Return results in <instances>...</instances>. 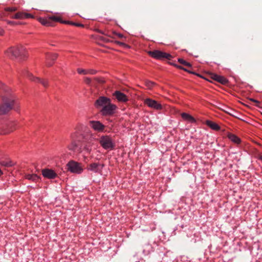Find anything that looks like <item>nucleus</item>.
I'll return each mask as SVG.
<instances>
[{
    "label": "nucleus",
    "mask_w": 262,
    "mask_h": 262,
    "mask_svg": "<svg viewBox=\"0 0 262 262\" xmlns=\"http://www.w3.org/2000/svg\"><path fill=\"white\" fill-rule=\"evenodd\" d=\"M17 106L15 97L12 95L3 96L0 103V115H5Z\"/></svg>",
    "instance_id": "obj_1"
},
{
    "label": "nucleus",
    "mask_w": 262,
    "mask_h": 262,
    "mask_svg": "<svg viewBox=\"0 0 262 262\" xmlns=\"http://www.w3.org/2000/svg\"><path fill=\"white\" fill-rule=\"evenodd\" d=\"M51 22H52V24H53V22L56 21V22H61L62 23H66V21H61V19L60 17L56 16H49Z\"/></svg>",
    "instance_id": "obj_27"
},
{
    "label": "nucleus",
    "mask_w": 262,
    "mask_h": 262,
    "mask_svg": "<svg viewBox=\"0 0 262 262\" xmlns=\"http://www.w3.org/2000/svg\"><path fill=\"white\" fill-rule=\"evenodd\" d=\"M41 172L43 177L48 179H53L57 177L55 171L51 169H43Z\"/></svg>",
    "instance_id": "obj_14"
},
{
    "label": "nucleus",
    "mask_w": 262,
    "mask_h": 262,
    "mask_svg": "<svg viewBox=\"0 0 262 262\" xmlns=\"http://www.w3.org/2000/svg\"><path fill=\"white\" fill-rule=\"evenodd\" d=\"M211 78L212 79L223 84H227L228 81L227 78H226L225 77L216 74H212L211 76Z\"/></svg>",
    "instance_id": "obj_19"
},
{
    "label": "nucleus",
    "mask_w": 262,
    "mask_h": 262,
    "mask_svg": "<svg viewBox=\"0 0 262 262\" xmlns=\"http://www.w3.org/2000/svg\"><path fill=\"white\" fill-rule=\"evenodd\" d=\"M6 11L14 12L17 10L16 7H7L5 8Z\"/></svg>",
    "instance_id": "obj_34"
},
{
    "label": "nucleus",
    "mask_w": 262,
    "mask_h": 262,
    "mask_svg": "<svg viewBox=\"0 0 262 262\" xmlns=\"http://www.w3.org/2000/svg\"><path fill=\"white\" fill-rule=\"evenodd\" d=\"M102 40H104V41H108V40H107V39H105V38H102Z\"/></svg>",
    "instance_id": "obj_46"
},
{
    "label": "nucleus",
    "mask_w": 262,
    "mask_h": 262,
    "mask_svg": "<svg viewBox=\"0 0 262 262\" xmlns=\"http://www.w3.org/2000/svg\"><path fill=\"white\" fill-rule=\"evenodd\" d=\"M118 44H119V45H124V43H123V42H119V41L118 42Z\"/></svg>",
    "instance_id": "obj_43"
},
{
    "label": "nucleus",
    "mask_w": 262,
    "mask_h": 262,
    "mask_svg": "<svg viewBox=\"0 0 262 262\" xmlns=\"http://www.w3.org/2000/svg\"><path fill=\"white\" fill-rule=\"evenodd\" d=\"M103 167V164L92 163L89 165L88 169L95 173H101Z\"/></svg>",
    "instance_id": "obj_12"
},
{
    "label": "nucleus",
    "mask_w": 262,
    "mask_h": 262,
    "mask_svg": "<svg viewBox=\"0 0 262 262\" xmlns=\"http://www.w3.org/2000/svg\"><path fill=\"white\" fill-rule=\"evenodd\" d=\"M178 61L180 63H181V64H183L184 66H187V67H191V64H190V63L187 62L186 61H185V60H184L182 58L178 59Z\"/></svg>",
    "instance_id": "obj_30"
},
{
    "label": "nucleus",
    "mask_w": 262,
    "mask_h": 262,
    "mask_svg": "<svg viewBox=\"0 0 262 262\" xmlns=\"http://www.w3.org/2000/svg\"><path fill=\"white\" fill-rule=\"evenodd\" d=\"M155 84V83L152 81L148 80L145 81V85L148 89H151Z\"/></svg>",
    "instance_id": "obj_31"
},
{
    "label": "nucleus",
    "mask_w": 262,
    "mask_h": 262,
    "mask_svg": "<svg viewBox=\"0 0 262 262\" xmlns=\"http://www.w3.org/2000/svg\"><path fill=\"white\" fill-rule=\"evenodd\" d=\"M94 80L98 82V83H102L104 82V80L101 78H99V77H95L94 78Z\"/></svg>",
    "instance_id": "obj_35"
},
{
    "label": "nucleus",
    "mask_w": 262,
    "mask_h": 262,
    "mask_svg": "<svg viewBox=\"0 0 262 262\" xmlns=\"http://www.w3.org/2000/svg\"><path fill=\"white\" fill-rule=\"evenodd\" d=\"M111 101V100L105 96L99 97L95 102V106L96 108L102 109Z\"/></svg>",
    "instance_id": "obj_11"
},
{
    "label": "nucleus",
    "mask_w": 262,
    "mask_h": 262,
    "mask_svg": "<svg viewBox=\"0 0 262 262\" xmlns=\"http://www.w3.org/2000/svg\"><path fill=\"white\" fill-rule=\"evenodd\" d=\"M118 36L120 38H122V37H123V35L122 34H120V33L118 34Z\"/></svg>",
    "instance_id": "obj_41"
},
{
    "label": "nucleus",
    "mask_w": 262,
    "mask_h": 262,
    "mask_svg": "<svg viewBox=\"0 0 262 262\" xmlns=\"http://www.w3.org/2000/svg\"><path fill=\"white\" fill-rule=\"evenodd\" d=\"M182 69H183V70H185V71H187V70L186 69H184V68H182ZM189 73H191V72H189ZM191 73H192V72H191ZM193 74H195V73H193Z\"/></svg>",
    "instance_id": "obj_45"
},
{
    "label": "nucleus",
    "mask_w": 262,
    "mask_h": 262,
    "mask_svg": "<svg viewBox=\"0 0 262 262\" xmlns=\"http://www.w3.org/2000/svg\"><path fill=\"white\" fill-rule=\"evenodd\" d=\"M113 95L119 102H126L128 101V97L123 93H122L119 91H115Z\"/></svg>",
    "instance_id": "obj_17"
},
{
    "label": "nucleus",
    "mask_w": 262,
    "mask_h": 262,
    "mask_svg": "<svg viewBox=\"0 0 262 262\" xmlns=\"http://www.w3.org/2000/svg\"><path fill=\"white\" fill-rule=\"evenodd\" d=\"M90 126L95 131L102 132L104 129V125L99 121H90Z\"/></svg>",
    "instance_id": "obj_15"
},
{
    "label": "nucleus",
    "mask_w": 262,
    "mask_h": 262,
    "mask_svg": "<svg viewBox=\"0 0 262 262\" xmlns=\"http://www.w3.org/2000/svg\"><path fill=\"white\" fill-rule=\"evenodd\" d=\"M88 74L95 75L97 73V71L93 69H90L88 70Z\"/></svg>",
    "instance_id": "obj_36"
},
{
    "label": "nucleus",
    "mask_w": 262,
    "mask_h": 262,
    "mask_svg": "<svg viewBox=\"0 0 262 262\" xmlns=\"http://www.w3.org/2000/svg\"><path fill=\"white\" fill-rule=\"evenodd\" d=\"M6 21L8 24L12 25V26L19 25L22 24V23L21 22H19V21L17 22V21H15L9 20H6Z\"/></svg>",
    "instance_id": "obj_29"
},
{
    "label": "nucleus",
    "mask_w": 262,
    "mask_h": 262,
    "mask_svg": "<svg viewBox=\"0 0 262 262\" xmlns=\"http://www.w3.org/2000/svg\"><path fill=\"white\" fill-rule=\"evenodd\" d=\"M5 53L7 56L11 58L24 59L27 56L26 49L21 45L11 47L5 51Z\"/></svg>",
    "instance_id": "obj_2"
},
{
    "label": "nucleus",
    "mask_w": 262,
    "mask_h": 262,
    "mask_svg": "<svg viewBox=\"0 0 262 262\" xmlns=\"http://www.w3.org/2000/svg\"><path fill=\"white\" fill-rule=\"evenodd\" d=\"M16 122H9L0 126V134H7L13 131L16 128Z\"/></svg>",
    "instance_id": "obj_7"
},
{
    "label": "nucleus",
    "mask_w": 262,
    "mask_h": 262,
    "mask_svg": "<svg viewBox=\"0 0 262 262\" xmlns=\"http://www.w3.org/2000/svg\"><path fill=\"white\" fill-rule=\"evenodd\" d=\"M148 54L152 58L158 60H163L164 59H170L172 57L169 53L156 50L150 51L148 52Z\"/></svg>",
    "instance_id": "obj_6"
},
{
    "label": "nucleus",
    "mask_w": 262,
    "mask_h": 262,
    "mask_svg": "<svg viewBox=\"0 0 262 262\" xmlns=\"http://www.w3.org/2000/svg\"><path fill=\"white\" fill-rule=\"evenodd\" d=\"M0 164L5 167H10L13 165L12 162L10 161H2L0 162Z\"/></svg>",
    "instance_id": "obj_28"
},
{
    "label": "nucleus",
    "mask_w": 262,
    "mask_h": 262,
    "mask_svg": "<svg viewBox=\"0 0 262 262\" xmlns=\"http://www.w3.org/2000/svg\"><path fill=\"white\" fill-rule=\"evenodd\" d=\"M229 139L235 143H239L241 142L240 139L234 134H229L228 135Z\"/></svg>",
    "instance_id": "obj_25"
},
{
    "label": "nucleus",
    "mask_w": 262,
    "mask_h": 262,
    "mask_svg": "<svg viewBox=\"0 0 262 262\" xmlns=\"http://www.w3.org/2000/svg\"><path fill=\"white\" fill-rule=\"evenodd\" d=\"M81 142H82V145L78 149V152H82L84 151L86 154H90L92 149L93 144L91 141H87L86 138H85Z\"/></svg>",
    "instance_id": "obj_10"
},
{
    "label": "nucleus",
    "mask_w": 262,
    "mask_h": 262,
    "mask_svg": "<svg viewBox=\"0 0 262 262\" xmlns=\"http://www.w3.org/2000/svg\"><path fill=\"white\" fill-rule=\"evenodd\" d=\"M99 143L105 150H112L115 146L113 139L109 136H102L99 139Z\"/></svg>",
    "instance_id": "obj_3"
},
{
    "label": "nucleus",
    "mask_w": 262,
    "mask_h": 262,
    "mask_svg": "<svg viewBox=\"0 0 262 262\" xmlns=\"http://www.w3.org/2000/svg\"><path fill=\"white\" fill-rule=\"evenodd\" d=\"M4 33H5V32H4V30H3V29H1V30H0V35H1V36H3V35H4Z\"/></svg>",
    "instance_id": "obj_39"
},
{
    "label": "nucleus",
    "mask_w": 262,
    "mask_h": 262,
    "mask_svg": "<svg viewBox=\"0 0 262 262\" xmlns=\"http://www.w3.org/2000/svg\"><path fill=\"white\" fill-rule=\"evenodd\" d=\"M3 174V171L1 170V169H0V176H2Z\"/></svg>",
    "instance_id": "obj_44"
},
{
    "label": "nucleus",
    "mask_w": 262,
    "mask_h": 262,
    "mask_svg": "<svg viewBox=\"0 0 262 262\" xmlns=\"http://www.w3.org/2000/svg\"><path fill=\"white\" fill-rule=\"evenodd\" d=\"M26 178L28 180L35 181L38 179L39 177L36 174H28L26 176Z\"/></svg>",
    "instance_id": "obj_26"
},
{
    "label": "nucleus",
    "mask_w": 262,
    "mask_h": 262,
    "mask_svg": "<svg viewBox=\"0 0 262 262\" xmlns=\"http://www.w3.org/2000/svg\"><path fill=\"white\" fill-rule=\"evenodd\" d=\"M99 33H101V34H102L106 35V34L104 33V32L103 31H102L100 30V31H99Z\"/></svg>",
    "instance_id": "obj_42"
},
{
    "label": "nucleus",
    "mask_w": 262,
    "mask_h": 262,
    "mask_svg": "<svg viewBox=\"0 0 262 262\" xmlns=\"http://www.w3.org/2000/svg\"><path fill=\"white\" fill-rule=\"evenodd\" d=\"M250 101H253V102H255V103H256L257 104L256 106H257L258 105L257 104L259 103V101H258V100H255L253 98H251V99H250Z\"/></svg>",
    "instance_id": "obj_38"
},
{
    "label": "nucleus",
    "mask_w": 262,
    "mask_h": 262,
    "mask_svg": "<svg viewBox=\"0 0 262 262\" xmlns=\"http://www.w3.org/2000/svg\"><path fill=\"white\" fill-rule=\"evenodd\" d=\"M58 55L56 53H47L46 56V63L48 67L52 66L54 61L57 59Z\"/></svg>",
    "instance_id": "obj_16"
},
{
    "label": "nucleus",
    "mask_w": 262,
    "mask_h": 262,
    "mask_svg": "<svg viewBox=\"0 0 262 262\" xmlns=\"http://www.w3.org/2000/svg\"><path fill=\"white\" fill-rule=\"evenodd\" d=\"M86 136L82 131V127L80 126L76 127L75 130L70 134V139L81 142L85 139Z\"/></svg>",
    "instance_id": "obj_4"
},
{
    "label": "nucleus",
    "mask_w": 262,
    "mask_h": 262,
    "mask_svg": "<svg viewBox=\"0 0 262 262\" xmlns=\"http://www.w3.org/2000/svg\"><path fill=\"white\" fill-rule=\"evenodd\" d=\"M181 117L185 121H187L189 122V123H195L196 120L195 118L191 116L190 115L186 113H183L181 114Z\"/></svg>",
    "instance_id": "obj_22"
},
{
    "label": "nucleus",
    "mask_w": 262,
    "mask_h": 262,
    "mask_svg": "<svg viewBox=\"0 0 262 262\" xmlns=\"http://www.w3.org/2000/svg\"><path fill=\"white\" fill-rule=\"evenodd\" d=\"M66 23L71 24L73 26H75L77 27H83V25L80 24V23H74V22H69V21H66Z\"/></svg>",
    "instance_id": "obj_33"
},
{
    "label": "nucleus",
    "mask_w": 262,
    "mask_h": 262,
    "mask_svg": "<svg viewBox=\"0 0 262 262\" xmlns=\"http://www.w3.org/2000/svg\"><path fill=\"white\" fill-rule=\"evenodd\" d=\"M84 81L86 83L88 84H90L91 83V82H92V80L91 78H89V77H86L84 79Z\"/></svg>",
    "instance_id": "obj_37"
},
{
    "label": "nucleus",
    "mask_w": 262,
    "mask_h": 262,
    "mask_svg": "<svg viewBox=\"0 0 262 262\" xmlns=\"http://www.w3.org/2000/svg\"><path fill=\"white\" fill-rule=\"evenodd\" d=\"M15 17L18 19H23L25 18H33V16L30 13L18 12L16 13Z\"/></svg>",
    "instance_id": "obj_21"
},
{
    "label": "nucleus",
    "mask_w": 262,
    "mask_h": 262,
    "mask_svg": "<svg viewBox=\"0 0 262 262\" xmlns=\"http://www.w3.org/2000/svg\"><path fill=\"white\" fill-rule=\"evenodd\" d=\"M39 21L43 26H52L53 25L52 22H51L49 17L46 18H40Z\"/></svg>",
    "instance_id": "obj_24"
},
{
    "label": "nucleus",
    "mask_w": 262,
    "mask_h": 262,
    "mask_svg": "<svg viewBox=\"0 0 262 262\" xmlns=\"http://www.w3.org/2000/svg\"><path fill=\"white\" fill-rule=\"evenodd\" d=\"M117 108V105L112 103L111 101L105 106L100 110V113L102 116H111L115 113Z\"/></svg>",
    "instance_id": "obj_5"
},
{
    "label": "nucleus",
    "mask_w": 262,
    "mask_h": 262,
    "mask_svg": "<svg viewBox=\"0 0 262 262\" xmlns=\"http://www.w3.org/2000/svg\"><path fill=\"white\" fill-rule=\"evenodd\" d=\"M21 74L27 76L31 80L36 82L40 83L43 86L47 87L48 85V81L47 80L41 79L38 77H34L31 73H29L27 70H24Z\"/></svg>",
    "instance_id": "obj_8"
},
{
    "label": "nucleus",
    "mask_w": 262,
    "mask_h": 262,
    "mask_svg": "<svg viewBox=\"0 0 262 262\" xmlns=\"http://www.w3.org/2000/svg\"><path fill=\"white\" fill-rule=\"evenodd\" d=\"M144 103L148 107L157 110H160L162 108L161 104L159 103L157 101L150 98L146 99L144 100Z\"/></svg>",
    "instance_id": "obj_13"
},
{
    "label": "nucleus",
    "mask_w": 262,
    "mask_h": 262,
    "mask_svg": "<svg viewBox=\"0 0 262 262\" xmlns=\"http://www.w3.org/2000/svg\"><path fill=\"white\" fill-rule=\"evenodd\" d=\"M88 70H84V69H77V72L79 74H83V75H86V74H88Z\"/></svg>",
    "instance_id": "obj_32"
},
{
    "label": "nucleus",
    "mask_w": 262,
    "mask_h": 262,
    "mask_svg": "<svg viewBox=\"0 0 262 262\" xmlns=\"http://www.w3.org/2000/svg\"><path fill=\"white\" fill-rule=\"evenodd\" d=\"M67 167L68 170L72 173L79 174L83 171L80 164L73 161H70L67 164Z\"/></svg>",
    "instance_id": "obj_9"
},
{
    "label": "nucleus",
    "mask_w": 262,
    "mask_h": 262,
    "mask_svg": "<svg viewBox=\"0 0 262 262\" xmlns=\"http://www.w3.org/2000/svg\"><path fill=\"white\" fill-rule=\"evenodd\" d=\"M79 142L77 141L70 140V143L67 145V148L69 150L73 152L78 151Z\"/></svg>",
    "instance_id": "obj_18"
},
{
    "label": "nucleus",
    "mask_w": 262,
    "mask_h": 262,
    "mask_svg": "<svg viewBox=\"0 0 262 262\" xmlns=\"http://www.w3.org/2000/svg\"><path fill=\"white\" fill-rule=\"evenodd\" d=\"M15 16H16V14H14V15H11L10 16V17L11 18H12V19H16V17H15Z\"/></svg>",
    "instance_id": "obj_40"
},
{
    "label": "nucleus",
    "mask_w": 262,
    "mask_h": 262,
    "mask_svg": "<svg viewBox=\"0 0 262 262\" xmlns=\"http://www.w3.org/2000/svg\"><path fill=\"white\" fill-rule=\"evenodd\" d=\"M154 251V248L149 243L145 244L143 246L142 253L144 255H148Z\"/></svg>",
    "instance_id": "obj_20"
},
{
    "label": "nucleus",
    "mask_w": 262,
    "mask_h": 262,
    "mask_svg": "<svg viewBox=\"0 0 262 262\" xmlns=\"http://www.w3.org/2000/svg\"><path fill=\"white\" fill-rule=\"evenodd\" d=\"M206 125L210 127L212 130L218 131L220 130V126L216 123L213 122L210 120H207L206 121Z\"/></svg>",
    "instance_id": "obj_23"
}]
</instances>
